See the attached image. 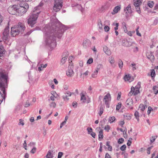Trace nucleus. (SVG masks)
Returning a JSON list of instances; mask_svg holds the SVG:
<instances>
[{"label":"nucleus","instance_id":"obj_1","mask_svg":"<svg viewBox=\"0 0 158 158\" xmlns=\"http://www.w3.org/2000/svg\"><path fill=\"white\" fill-rule=\"evenodd\" d=\"M64 25L60 22H56L55 25L51 27L45 26L44 28V37L45 42L47 45L51 48L56 47V37L60 38L64 31L68 29Z\"/></svg>","mask_w":158,"mask_h":158},{"label":"nucleus","instance_id":"obj_2","mask_svg":"<svg viewBox=\"0 0 158 158\" xmlns=\"http://www.w3.org/2000/svg\"><path fill=\"white\" fill-rule=\"evenodd\" d=\"M44 4V3L41 2L38 6L34 8L32 12L30 13L27 22L29 26L31 27H34V25L36 23L39 15L41 12Z\"/></svg>","mask_w":158,"mask_h":158},{"label":"nucleus","instance_id":"obj_3","mask_svg":"<svg viewBox=\"0 0 158 158\" xmlns=\"http://www.w3.org/2000/svg\"><path fill=\"white\" fill-rule=\"evenodd\" d=\"M25 28V27L23 23L19 22L17 25L11 27V35L14 37L19 35L20 33H22Z\"/></svg>","mask_w":158,"mask_h":158},{"label":"nucleus","instance_id":"obj_4","mask_svg":"<svg viewBox=\"0 0 158 158\" xmlns=\"http://www.w3.org/2000/svg\"><path fill=\"white\" fill-rule=\"evenodd\" d=\"M8 74L3 69H0V87H3L7 85Z\"/></svg>","mask_w":158,"mask_h":158},{"label":"nucleus","instance_id":"obj_5","mask_svg":"<svg viewBox=\"0 0 158 158\" xmlns=\"http://www.w3.org/2000/svg\"><path fill=\"white\" fill-rule=\"evenodd\" d=\"M18 6L17 15H22L25 14L29 8V5L25 2H21Z\"/></svg>","mask_w":158,"mask_h":158},{"label":"nucleus","instance_id":"obj_6","mask_svg":"<svg viewBox=\"0 0 158 158\" xmlns=\"http://www.w3.org/2000/svg\"><path fill=\"white\" fill-rule=\"evenodd\" d=\"M63 0H55L53 10L56 12L59 11L63 6Z\"/></svg>","mask_w":158,"mask_h":158},{"label":"nucleus","instance_id":"obj_7","mask_svg":"<svg viewBox=\"0 0 158 158\" xmlns=\"http://www.w3.org/2000/svg\"><path fill=\"white\" fill-rule=\"evenodd\" d=\"M18 7L16 5L10 6L8 8V11L10 14L17 15Z\"/></svg>","mask_w":158,"mask_h":158},{"label":"nucleus","instance_id":"obj_8","mask_svg":"<svg viewBox=\"0 0 158 158\" xmlns=\"http://www.w3.org/2000/svg\"><path fill=\"white\" fill-rule=\"evenodd\" d=\"M9 36V27L7 26L4 29L3 32L2 39L3 40L6 41Z\"/></svg>","mask_w":158,"mask_h":158},{"label":"nucleus","instance_id":"obj_9","mask_svg":"<svg viewBox=\"0 0 158 158\" xmlns=\"http://www.w3.org/2000/svg\"><path fill=\"white\" fill-rule=\"evenodd\" d=\"M73 65L72 64H70L68 70L66 71V74L69 77H72L74 74V72L73 70Z\"/></svg>","mask_w":158,"mask_h":158},{"label":"nucleus","instance_id":"obj_10","mask_svg":"<svg viewBox=\"0 0 158 158\" xmlns=\"http://www.w3.org/2000/svg\"><path fill=\"white\" fill-rule=\"evenodd\" d=\"M103 99L106 105V107L107 108H109V101H110L111 100V97L110 94L109 93H108L104 97Z\"/></svg>","mask_w":158,"mask_h":158},{"label":"nucleus","instance_id":"obj_11","mask_svg":"<svg viewBox=\"0 0 158 158\" xmlns=\"http://www.w3.org/2000/svg\"><path fill=\"white\" fill-rule=\"evenodd\" d=\"M140 93L139 89H135L133 86H132L131 88V90L129 93L128 95L129 96H131L133 94L134 95H136Z\"/></svg>","mask_w":158,"mask_h":158},{"label":"nucleus","instance_id":"obj_12","mask_svg":"<svg viewBox=\"0 0 158 158\" xmlns=\"http://www.w3.org/2000/svg\"><path fill=\"white\" fill-rule=\"evenodd\" d=\"M124 11L125 13L126 16L128 14H131L133 12V11L130 4L128 5L126 7L124 8Z\"/></svg>","mask_w":158,"mask_h":158},{"label":"nucleus","instance_id":"obj_13","mask_svg":"<svg viewBox=\"0 0 158 158\" xmlns=\"http://www.w3.org/2000/svg\"><path fill=\"white\" fill-rule=\"evenodd\" d=\"M103 51L107 55L109 56L111 54V52L109 49L106 46L103 48Z\"/></svg>","mask_w":158,"mask_h":158},{"label":"nucleus","instance_id":"obj_14","mask_svg":"<svg viewBox=\"0 0 158 158\" xmlns=\"http://www.w3.org/2000/svg\"><path fill=\"white\" fill-rule=\"evenodd\" d=\"M126 103L127 106H131L133 103L132 98H128L127 99Z\"/></svg>","mask_w":158,"mask_h":158},{"label":"nucleus","instance_id":"obj_15","mask_svg":"<svg viewBox=\"0 0 158 158\" xmlns=\"http://www.w3.org/2000/svg\"><path fill=\"white\" fill-rule=\"evenodd\" d=\"M121 7L119 6H115L113 10V11L111 12L112 15H114L116 13H117L118 11L120 10Z\"/></svg>","mask_w":158,"mask_h":158},{"label":"nucleus","instance_id":"obj_16","mask_svg":"<svg viewBox=\"0 0 158 158\" xmlns=\"http://www.w3.org/2000/svg\"><path fill=\"white\" fill-rule=\"evenodd\" d=\"M65 53L66 54L65 56H64V57H63V58H62L61 60V63L62 64H63L65 63L67 59V56H68V55L67 54L66 52H65ZM64 54L63 55V56H64Z\"/></svg>","mask_w":158,"mask_h":158},{"label":"nucleus","instance_id":"obj_17","mask_svg":"<svg viewBox=\"0 0 158 158\" xmlns=\"http://www.w3.org/2000/svg\"><path fill=\"white\" fill-rule=\"evenodd\" d=\"M6 51L2 45L0 46V56H2L5 54Z\"/></svg>","mask_w":158,"mask_h":158},{"label":"nucleus","instance_id":"obj_18","mask_svg":"<svg viewBox=\"0 0 158 158\" xmlns=\"http://www.w3.org/2000/svg\"><path fill=\"white\" fill-rule=\"evenodd\" d=\"M90 41L88 39L84 40L83 43V46L85 48H86L89 45V44L90 43Z\"/></svg>","mask_w":158,"mask_h":158},{"label":"nucleus","instance_id":"obj_19","mask_svg":"<svg viewBox=\"0 0 158 158\" xmlns=\"http://www.w3.org/2000/svg\"><path fill=\"white\" fill-rule=\"evenodd\" d=\"M98 25L99 29L100 30L103 29V25L102 21L101 19H99L98 20Z\"/></svg>","mask_w":158,"mask_h":158},{"label":"nucleus","instance_id":"obj_20","mask_svg":"<svg viewBox=\"0 0 158 158\" xmlns=\"http://www.w3.org/2000/svg\"><path fill=\"white\" fill-rule=\"evenodd\" d=\"M52 151L49 150L46 156V158H53V156L52 153Z\"/></svg>","mask_w":158,"mask_h":158},{"label":"nucleus","instance_id":"obj_21","mask_svg":"<svg viewBox=\"0 0 158 158\" xmlns=\"http://www.w3.org/2000/svg\"><path fill=\"white\" fill-rule=\"evenodd\" d=\"M103 130L101 129L99 131L98 134V139L99 140H101V139H103Z\"/></svg>","mask_w":158,"mask_h":158},{"label":"nucleus","instance_id":"obj_22","mask_svg":"<svg viewBox=\"0 0 158 158\" xmlns=\"http://www.w3.org/2000/svg\"><path fill=\"white\" fill-rule=\"evenodd\" d=\"M122 45L125 47H130L131 46V44H129V42L127 41H125V40H123L122 41Z\"/></svg>","mask_w":158,"mask_h":158},{"label":"nucleus","instance_id":"obj_23","mask_svg":"<svg viewBox=\"0 0 158 158\" xmlns=\"http://www.w3.org/2000/svg\"><path fill=\"white\" fill-rule=\"evenodd\" d=\"M118 65L119 68L120 69L122 68L123 66V63L122 60L120 59H119L118 61Z\"/></svg>","mask_w":158,"mask_h":158},{"label":"nucleus","instance_id":"obj_24","mask_svg":"<svg viewBox=\"0 0 158 158\" xmlns=\"http://www.w3.org/2000/svg\"><path fill=\"white\" fill-rule=\"evenodd\" d=\"M153 90L155 94H157L158 93V87L156 85L153 86Z\"/></svg>","mask_w":158,"mask_h":158},{"label":"nucleus","instance_id":"obj_25","mask_svg":"<svg viewBox=\"0 0 158 158\" xmlns=\"http://www.w3.org/2000/svg\"><path fill=\"white\" fill-rule=\"evenodd\" d=\"M130 78L131 77L130 76V75L129 74L126 75L124 78L125 81H129V82H131L130 81Z\"/></svg>","mask_w":158,"mask_h":158},{"label":"nucleus","instance_id":"obj_26","mask_svg":"<svg viewBox=\"0 0 158 158\" xmlns=\"http://www.w3.org/2000/svg\"><path fill=\"white\" fill-rule=\"evenodd\" d=\"M104 109L102 106H101L99 109V112L98 113L100 116H101L103 112Z\"/></svg>","mask_w":158,"mask_h":158},{"label":"nucleus","instance_id":"obj_27","mask_svg":"<svg viewBox=\"0 0 158 158\" xmlns=\"http://www.w3.org/2000/svg\"><path fill=\"white\" fill-rule=\"evenodd\" d=\"M110 142L108 141L106 142V145L108 147V150L110 151H112V147L110 145Z\"/></svg>","mask_w":158,"mask_h":158},{"label":"nucleus","instance_id":"obj_28","mask_svg":"<svg viewBox=\"0 0 158 158\" xmlns=\"http://www.w3.org/2000/svg\"><path fill=\"white\" fill-rule=\"evenodd\" d=\"M139 108H140L141 111H143L145 110L146 106H145L143 104H140L139 106Z\"/></svg>","mask_w":158,"mask_h":158},{"label":"nucleus","instance_id":"obj_29","mask_svg":"<svg viewBox=\"0 0 158 158\" xmlns=\"http://www.w3.org/2000/svg\"><path fill=\"white\" fill-rule=\"evenodd\" d=\"M98 72L97 70H96L93 72V73L91 75V77L93 78H95L97 77Z\"/></svg>","mask_w":158,"mask_h":158},{"label":"nucleus","instance_id":"obj_30","mask_svg":"<svg viewBox=\"0 0 158 158\" xmlns=\"http://www.w3.org/2000/svg\"><path fill=\"white\" fill-rule=\"evenodd\" d=\"M86 98L85 97V95L84 94H82L81 96V100L82 101L83 103H85L86 102Z\"/></svg>","mask_w":158,"mask_h":158},{"label":"nucleus","instance_id":"obj_31","mask_svg":"<svg viewBox=\"0 0 158 158\" xmlns=\"http://www.w3.org/2000/svg\"><path fill=\"white\" fill-rule=\"evenodd\" d=\"M103 67V66L101 64H98L97 66V67L96 68L95 70H97V71L98 72L99 70L101 69H102Z\"/></svg>","mask_w":158,"mask_h":158},{"label":"nucleus","instance_id":"obj_32","mask_svg":"<svg viewBox=\"0 0 158 158\" xmlns=\"http://www.w3.org/2000/svg\"><path fill=\"white\" fill-rule=\"evenodd\" d=\"M115 118L114 117L112 116L110 117H109V121L110 123H111L114 122V121L115 120Z\"/></svg>","mask_w":158,"mask_h":158},{"label":"nucleus","instance_id":"obj_33","mask_svg":"<svg viewBox=\"0 0 158 158\" xmlns=\"http://www.w3.org/2000/svg\"><path fill=\"white\" fill-rule=\"evenodd\" d=\"M154 2L153 1H149L148 2V5L150 8H152L154 5Z\"/></svg>","mask_w":158,"mask_h":158},{"label":"nucleus","instance_id":"obj_34","mask_svg":"<svg viewBox=\"0 0 158 158\" xmlns=\"http://www.w3.org/2000/svg\"><path fill=\"white\" fill-rule=\"evenodd\" d=\"M4 99H5V98L3 96V95L1 92H0V103H1Z\"/></svg>","mask_w":158,"mask_h":158},{"label":"nucleus","instance_id":"obj_35","mask_svg":"<svg viewBox=\"0 0 158 158\" xmlns=\"http://www.w3.org/2000/svg\"><path fill=\"white\" fill-rule=\"evenodd\" d=\"M37 28H38V27H36L35 28V29H32L31 30L29 31H28V32L27 34H25V35H30L31 33L34 31L35 30H38V29H37Z\"/></svg>","mask_w":158,"mask_h":158},{"label":"nucleus","instance_id":"obj_36","mask_svg":"<svg viewBox=\"0 0 158 158\" xmlns=\"http://www.w3.org/2000/svg\"><path fill=\"white\" fill-rule=\"evenodd\" d=\"M134 6L137 7L138 6H139V0H137L134 1Z\"/></svg>","mask_w":158,"mask_h":158},{"label":"nucleus","instance_id":"obj_37","mask_svg":"<svg viewBox=\"0 0 158 158\" xmlns=\"http://www.w3.org/2000/svg\"><path fill=\"white\" fill-rule=\"evenodd\" d=\"M109 61L111 64H113L114 62V58L112 57H110L109 59Z\"/></svg>","mask_w":158,"mask_h":158},{"label":"nucleus","instance_id":"obj_38","mask_svg":"<svg viewBox=\"0 0 158 158\" xmlns=\"http://www.w3.org/2000/svg\"><path fill=\"white\" fill-rule=\"evenodd\" d=\"M135 116L136 118L137 119V121H139V112L136 111L135 113Z\"/></svg>","mask_w":158,"mask_h":158},{"label":"nucleus","instance_id":"obj_39","mask_svg":"<svg viewBox=\"0 0 158 158\" xmlns=\"http://www.w3.org/2000/svg\"><path fill=\"white\" fill-rule=\"evenodd\" d=\"M141 83L140 82H139L138 83L137 85L135 87H134L135 89L139 90V89L141 87Z\"/></svg>","mask_w":158,"mask_h":158},{"label":"nucleus","instance_id":"obj_40","mask_svg":"<svg viewBox=\"0 0 158 158\" xmlns=\"http://www.w3.org/2000/svg\"><path fill=\"white\" fill-rule=\"evenodd\" d=\"M62 97L64 101H68L69 100V98L67 96V95L64 94L62 96Z\"/></svg>","mask_w":158,"mask_h":158},{"label":"nucleus","instance_id":"obj_41","mask_svg":"<svg viewBox=\"0 0 158 158\" xmlns=\"http://www.w3.org/2000/svg\"><path fill=\"white\" fill-rule=\"evenodd\" d=\"M157 136H152L151 138L150 139V142L151 143H152L154 141H155V139L157 138Z\"/></svg>","mask_w":158,"mask_h":158},{"label":"nucleus","instance_id":"obj_42","mask_svg":"<svg viewBox=\"0 0 158 158\" xmlns=\"http://www.w3.org/2000/svg\"><path fill=\"white\" fill-rule=\"evenodd\" d=\"M155 72L154 69H152L151 73V76L152 77H154L155 76Z\"/></svg>","mask_w":158,"mask_h":158},{"label":"nucleus","instance_id":"obj_43","mask_svg":"<svg viewBox=\"0 0 158 158\" xmlns=\"http://www.w3.org/2000/svg\"><path fill=\"white\" fill-rule=\"evenodd\" d=\"M121 105L122 104L121 102L118 103L116 107V110H119L121 107Z\"/></svg>","mask_w":158,"mask_h":158},{"label":"nucleus","instance_id":"obj_44","mask_svg":"<svg viewBox=\"0 0 158 158\" xmlns=\"http://www.w3.org/2000/svg\"><path fill=\"white\" fill-rule=\"evenodd\" d=\"M93 59L92 58H90L88 60L87 63L88 64H91L93 63Z\"/></svg>","mask_w":158,"mask_h":158},{"label":"nucleus","instance_id":"obj_45","mask_svg":"<svg viewBox=\"0 0 158 158\" xmlns=\"http://www.w3.org/2000/svg\"><path fill=\"white\" fill-rule=\"evenodd\" d=\"M56 103L55 102H52L50 104V106L51 107H52L53 108H55L56 107Z\"/></svg>","mask_w":158,"mask_h":158},{"label":"nucleus","instance_id":"obj_46","mask_svg":"<svg viewBox=\"0 0 158 158\" xmlns=\"http://www.w3.org/2000/svg\"><path fill=\"white\" fill-rule=\"evenodd\" d=\"M126 148V145L124 144V145H122V146H121L120 147V149L121 150L123 151H124L125 150Z\"/></svg>","mask_w":158,"mask_h":158},{"label":"nucleus","instance_id":"obj_47","mask_svg":"<svg viewBox=\"0 0 158 158\" xmlns=\"http://www.w3.org/2000/svg\"><path fill=\"white\" fill-rule=\"evenodd\" d=\"M124 141V139L123 138H121L119 139L118 141V143L119 144H121L123 143Z\"/></svg>","mask_w":158,"mask_h":158},{"label":"nucleus","instance_id":"obj_48","mask_svg":"<svg viewBox=\"0 0 158 158\" xmlns=\"http://www.w3.org/2000/svg\"><path fill=\"white\" fill-rule=\"evenodd\" d=\"M87 130L88 131V133L89 134H90L91 133V131H92L93 129L91 127H88L87 129Z\"/></svg>","mask_w":158,"mask_h":158},{"label":"nucleus","instance_id":"obj_49","mask_svg":"<svg viewBox=\"0 0 158 158\" xmlns=\"http://www.w3.org/2000/svg\"><path fill=\"white\" fill-rule=\"evenodd\" d=\"M153 109L152 108L151 106H149L148 108V114H149L150 113L151 111Z\"/></svg>","mask_w":158,"mask_h":158},{"label":"nucleus","instance_id":"obj_50","mask_svg":"<svg viewBox=\"0 0 158 158\" xmlns=\"http://www.w3.org/2000/svg\"><path fill=\"white\" fill-rule=\"evenodd\" d=\"M104 129L107 131L108 132L110 129V126L108 125L104 127Z\"/></svg>","mask_w":158,"mask_h":158},{"label":"nucleus","instance_id":"obj_51","mask_svg":"<svg viewBox=\"0 0 158 158\" xmlns=\"http://www.w3.org/2000/svg\"><path fill=\"white\" fill-rule=\"evenodd\" d=\"M63 154V152H59L58 153L57 158H61Z\"/></svg>","mask_w":158,"mask_h":158},{"label":"nucleus","instance_id":"obj_52","mask_svg":"<svg viewBox=\"0 0 158 158\" xmlns=\"http://www.w3.org/2000/svg\"><path fill=\"white\" fill-rule=\"evenodd\" d=\"M104 29L105 31L106 32L109 31L110 30L109 27L108 26H105L104 27Z\"/></svg>","mask_w":158,"mask_h":158},{"label":"nucleus","instance_id":"obj_53","mask_svg":"<svg viewBox=\"0 0 158 158\" xmlns=\"http://www.w3.org/2000/svg\"><path fill=\"white\" fill-rule=\"evenodd\" d=\"M19 121H20V122L19 123H18V125H22V126H23L24 125V123L23 122V120L22 119H19Z\"/></svg>","mask_w":158,"mask_h":158},{"label":"nucleus","instance_id":"obj_54","mask_svg":"<svg viewBox=\"0 0 158 158\" xmlns=\"http://www.w3.org/2000/svg\"><path fill=\"white\" fill-rule=\"evenodd\" d=\"M77 103L75 101L73 102L72 103L73 106L74 108H76L77 107Z\"/></svg>","mask_w":158,"mask_h":158},{"label":"nucleus","instance_id":"obj_55","mask_svg":"<svg viewBox=\"0 0 158 158\" xmlns=\"http://www.w3.org/2000/svg\"><path fill=\"white\" fill-rule=\"evenodd\" d=\"M72 94H74L73 93H71L70 92H68L64 93V94L67 95L68 97L71 96Z\"/></svg>","mask_w":158,"mask_h":158},{"label":"nucleus","instance_id":"obj_56","mask_svg":"<svg viewBox=\"0 0 158 158\" xmlns=\"http://www.w3.org/2000/svg\"><path fill=\"white\" fill-rule=\"evenodd\" d=\"M36 150V148L35 147H34L31 150V152L33 154H34Z\"/></svg>","mask_w":158,"mask_h":158},{"label":"nucleus","instance_id":"obj_57","mask_svg":"<svg viewBox=\"0 0 158 158\" xmlns=\"http://www.w3.org/2000/svg\"><path fill=\"white\" fill-rule=\"evenodd\" d=\"M30 105L29 102L28 100L27 101L25 104L24 106L26 107H28Z\"/></svg>","mask_w":158,"mask_h":158},{"label":"nucleus","instance_id":"obj_58","mask_svg":"<svg viewBox=\"0 0 158 158\" xmlns=\"http://www.w3.org/2000/svg\"><path fill=\"white\" fill-rule=\"evenodd\" d=\"M158 23V20L157 19H156L154 20L153 25H156V24H157Z\"/></svg>","mask_w":158,"mask_h":158},{"label":"nucleus","instance_id":"obj_59","mask_svg":"<svg viewBox=\"0 0 158 158\" xmlns=\"http://www.w3.org/2000/svg\"><path fill=\"white\" fill-rule=\"evenodd\" d=\"M136 10L139 14L140 13L141 11L139 6L136 7Z\"/></svg>","mask_w":158,"mask_h":158},{"label":"nucleus","instance_id":"obj_60","mask_svg":"<svg viewBox=\"0 0 158 158\" xmlns=\"http://www.w3.org/2000/svg\"><path fill=\"white\" fill-rule=\"evenodd\" d=\"M57 97L56 96H52L50 97V98L52 101H54L55 100V98H56Z\"/></svg>","mask_w":158,"mask_h":158},{"label":"nucleus","instance_id":"obj_61","mask_svg":"<svg viewBox=\"0 0 158 158\" xmlns=\"http://www.w3.org/2000/svg\"><path fill=\"white\" fill-rule=\"evenodd\" d=\"M90 135L93 137L94 138H95L96 136V134L95 132L92 131H91V133L90 134Z\"/></svg>","mask_w":158,"mask_h":158},{"label":"nucleus","instance_id":"obj_62","mask_svg":"<svg viewBox=\"0 0 158 158\" xmlns=\"http://www.w3.org/2000/svg\"><path fill=\"white\" fill-rule=\"evenodd\" d=\"M121 92H119L118 93V96H117V100H119L120 99V97H121Z\"/></svg>","mask_w":158,"mask_h":158},{"label":"nucleus","instance_id":"obj_63","mask_svg":"<svg viewBox=\"0 0 158 158\" xmlns=\"http://www.w3.org/2000/svg\"><path fill=\"white\" fill-rule=\"evenodd\" d=\"M152 147H148L147 149V153L148 154H150V150L151 149Z\"/></svg>","mask_w":158,"mask_h":158},{"label":"nucleus","instance_id":"obj_64","mask_svg":"<svg viewBox=\"0 0 158 158\" xmlns=\"http://www.w3.org/2000/svg\"><path fill=\"white\" fill-rule=\"evenodd\" d=\"M105 158H111V157L109 154L107 153L106 154Z\"/></svg>","mask_w":158,"mask_h":158}]
</instances>
